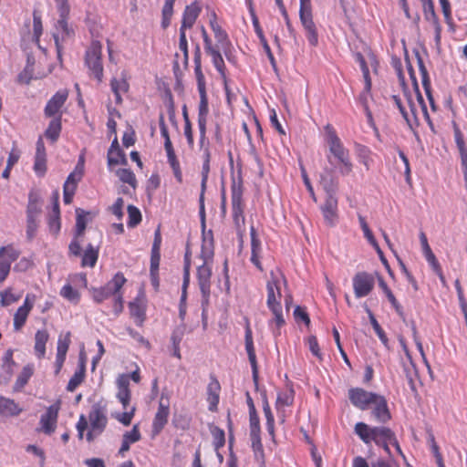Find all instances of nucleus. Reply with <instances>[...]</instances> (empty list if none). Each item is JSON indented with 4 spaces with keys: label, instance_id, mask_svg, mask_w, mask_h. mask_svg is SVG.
Segmentation results:
<instances>
[{
    "label": "nucleus",
    "instance_id": "f257e3e1",
    "mask_svg": "<svg viewBox=\"0 0 467 467\" xmlns=\"http://www.w3.org/2000/svg\"><path fill=\"white\" fill-rule=\"evenodd\" d=\"M319 182L327 194L325 202L321 205L320 210L325 223L329 227H333L338 221L337 192L339 186L334 168H325L320 174Z\"/></svg>",
    "mask_w": 467,
    "mask_h": 467
},
{
    "label": "nucleus",
    "instance_id": "f03ea898",
    "mask_svg": "<svg viewBox=\"0 0 467 467\" xmlns=\"http://www.w3.org/2000/svg\"><path fill=\"white\" fill-rule=\"evenodd\" d=\"M326 130L327 141L329 148V154L327 156V159L331 165H338L340 174L347 176L353 170L349 151L343 146L340 139L329 125L326 127Z\"/></svg>",
    "mask_w": 467,
    "mask_h": 467
},
{
    "label": "nucleus",
    "instance_id": "7ed1b4c3",
    "mask_svg": "<svg viewBox=\"0 0 467 467\" xmlns=\"http://www.w3.org/2000/svg\"><path fill=\"white\" fill-rule=\"evenodd\" d=\"M117 399L122 405L123 412H114L112 417L124 426H130L136 411V406L130 405L131 393L129 389V376L121 374L117 379Z\"/></svg>",
    "mask_w": 467,
    "mask_h": 467
},
{
    "label": "nucleus",
    "instance_id": "20e7f679",
    "mask_svg": "<svg viewBox=\"0 0 467 467\" xmlns=\"http://www.w3.org/2000/svg\"><path fill=\"white\" fill-rule=\"evenodd\" d=\"M280 277L272 271L270 273V279L266 284L267 290V306L272 311L276 326L280 327L285 324L283 317L282 306L280 304V298L282 296L280 290Z\"/></svg>",
    "mask_w": 467,
    "mask_h": 467
},
{
    "label": "nucleus",
    "instance_id": "39448f33",
    "mask_svg": "<svg viewBox=\"0 0 467 467\" xmlns=\"http://www.w3.org/2000/svg\"><path fill=\"white\" fill-rule=\"evenodd\" d=\"M355 433L367 445L372 441L381 445L384 441L393 440V431L387 427H370L364 422H358L354 427Z\"/></svg>",
    "mask_w": 467,
    "mask_h": 467
},
{
    "label": "nucleus",
    "instance_id": "423d86ee",
    "mask_svg": "<svg viewBox=\"0 0 467 467\" xmlns=\"http://www.w3.org/2000/svg\"><path fill=\"white\" fill-rule=\"evenodd\" d=\"M88 420L90 430L87 433V440L92 441L95 437L102 433L107 426L106 409L99 403L94 404L89 412Z\"/></svg>",
    "mask_w": 467,
    "mask_h": 467
},
{
    "label": "nucleus",
    "instance_id": "0eeeda50",
    "mask_svg": "<svg viewBox=\"0 0 467 467\" xmlns=\"http://www.w3.org/2000/svg\"><path fill=\"white\" fill-rule=\"evenodd\" d=\"M126 282V278L120 273H117L104 287L93 288L92 297L95 302L101 303L110 296L117 295Z\"/></svg>",
    "mask_w": 467,
    "mask_h": 467
},
{
    "label": "nucleus",
    "instance_id": "6e6552de",
    "mask_svg": "<svg viewBox=\"0 0 467 467\" xmlns=\"http://www.w3.org/2000/svg\"><path fill=\"white\" fill-rule=\"evenodd\" d=\"M101 44L98 41L92 42L86 53V64L100 82L103 78V66L101 62Z\"/></svg>",
    "mask_w": 467,
    "mask_h": 467
},
{
    "label": "nucleus",
    "instance_id": "1a4fd4ad",
    "mask_svg": "<svg viewBox=\"0 0 467 467\" xmlns=\"http://www.w3.org/2000/svg\"><path fill=\"white\" fill-rule=\"evenodd\" d=\"M242 184L234 181L232 185V206L233 217L235 227L238 231L244 225V216L242 205Z\"/></svg>",
    "mask_w": 467,
    "mask_h": 467
},
{
    "label": "nucleus",
    "instance_id": "9d476101",
    "mask_svg": "<svg viewBox=\"0 0 467 467\" xmlns=\"http://www.w3.org/2000/svg\"><path fill=\"white\" fill-rule=\"evenodd\" d=\"M20 252L12 244L0 248V283L9 275L11 265L19 257Z\"/></svg>",
    "mask_w": 467,
    "mask_h": 467
},
{
    "label": "nucleus",
    "instance_id": "9b49d317",
    "mask_svg": "<svg viewBox=\"0 0 467 467\" xmlns=\"http://www.w3.org/2000/svg\"><path fill=\"white\" fill-rule=\"evenodd\" d=\"M213 261L202 260V264L198 266L197 275L198 283L202 295V305L208 304L211 288L212 268L210 263Z\"/></svg>",
    "mask_w": 467,
    "mask_h": 467
},
{
    "label": "nucleus",
    "instance_id": "f8f14e48",
    "mask_svg": "<svg viewBox=\"0 0 467 467\" xmlns=\"http://www.w3.org/2000/svg\"><path fill=\"white\" fill-rule=\"evenodd\" d=\"M375 285L374 277L366 272H359L353 277L355 296L359 298L368 296Z\"/></svg>",
    "mask_w": 467,
    "mask_h": 467
},
{
    "label": "nucleus",
    "instance_id": "ddd939ff",
    "mask_svg": "<svg viewBox=\"0 0 467 467\" xmlns=\"http://www.w3.org/2000/svg\"><path fill=\"white\" fill-rule=\"evenodd\" d=\"M377 399V393L365 390L361 388H353L348 390V399L351 403L361 410L369 409L371 399Z\"/></svg>",
    "mask_w": 467,
    "mask_h": 467
},
{
    "label": "nucleus",
    "instance_id": "4468645a",
    "mask_svg": "<svg viewBox=\"0 0 467 467\" xmlns=\"http://www.w3.org/2000/svg\"><path fill=\"white\" fill-rule=\"evenodd\" d=\"M369 409L375 420L380 423H386L391 418L385 397L377 394V399H371Z\"/></svg>",
    "mask_w": 467,
    "mask_h": 467
},
{
    "label": "nucleus",
    "instance_id": "2eb2a0df",
    "mask_svg": "<svg viewBox=\"0 0 467 467\" xmlns=\"http://www.w3.org/2000/svg\"><path fill=\"white\" fill-rule=\"evenodd\" d=\"M68 96L67 89L58 90L47 102L45 108V116L51 117H61L60 109L64 106Z\"/></svg>",
    "mask_w": 467,
    "mask_h": 467
},
{
    "label": "nucleus",
    "instance_id": "dca6fc26",
    "mask_svg": "<svg viewBox=\"0 0 467 467\" xmlns=\"http://www.w3.org/2000/svg\"><path fill=\"white\" fill-rule=\"evenodd\" d=\"M59 406L51 405L40 418L41 431L46 434H51L55 431L57 420Z\"/></svg>",
    "mask_w": 467,
    "mask_h": 467
},
{
    "label": "nucleus",
    "instance_id": "f3484780",
    "mask_svg": "<svg viewBox=\"0 0 467 467\" xmlns=\"http://www.w3.org/2000/svg\"><path fill=\"white\" fill-rule=\"evenodd\" d=\"M67 17H60L56 26V32L53 34L57 54L60 56L61 45L60 40L64 41L72 36L74 31L67 22Z\"/></svg>",
    "mask_w": 467,
    "mask_h": 467
},
{
    "label": "nucleus",
    "instance_id": "a211bd4d",
    "mask_svg": "<svg viewBox=\"0 0 467 467\" xmlns=\"http://www.w3.org/2000/svg\"><path fill=\"white\" fill-rule=\"evenodd\" d=\"M170 414L169 402L166 400L164 402L163 397L161 398L158 410L155 414L153 423H152V431L155 434L160 433V431L163 429V427L168 422V417Z\"/></svg>",
    "mask_w": 467,
    "mask_h": 467
},
{
    "label": "nucleus",
    "instance_id": "6ab92c4d",
    "mask_svg": "<svg viewBox=\"0 0 467 467\" xmlns=\"http://www.w3.org/2000/svg\"><path fill=\"white\" fill-rule=\"evenodd\" d=\"M245 349L248 355V358L252 367L253 370V379L254 382H257L258 379V368H257V362H256V357L254 348V342H253V337H252V330L249 327L245 329Z\"/></svg>",
    "mask_w": 467,
    "mask_h": 467
},
{
    "label": "nucleus",
    "instance_id": "aec40b11",
    "mask_svg": "<svg viewBox=\"0 0 467 467\" xmlns=\"http://www.w3.org/2000/svg\"><path fill=\"white\" fill-rule=\"evenodd\" d=\"M33 301L30 300V296L27 295L24 305L21 306L14 316V327L19 330L26 323L27 316L33 307Z\"/></svg>",
    "mask_w": 467,
    "mask_h": 467
},
{
    "label": "nucleus",
    "instance_id": "412c9836",
    "mask_svg": "<svg viewBox=\"0 0 467 467\" xmlns=\"http://www.w3.org/2000/svg\"><path fill=\"white\" fill-rule=\"evenodd\" d=\"M214 255L213 236L212 231L202 232V243L200 257L202 260L213 261Z\"/></svg>",
    "mask_w": 467,
    "mask_h": 467
},
{
    "label": "nucleus",
    "instance_id": "4be33fe9",
    "mask_svg": "<svg viewBox=\"0 0 467 467\" xmlns=\"http://www.w3.org/2000/svg\"><path fill=\"white\" fill-rule=\"evenodd\" d=\"M164 148L167 152L168 161L172 169L173 174L178 182L181 183L182 182V173L170 138H167V141L164 142Z\"/></svg>",
    "mask_w": 467,
    "mask_h": 467
},
{
    "label": "nucleus",
    "instance_id": "5701e85b",
    "mask_svg": "<svg viewBox=\"0 0 467 467\" xmlns=\"http://www.w3.org/2000/svg\"><path fill=\"white\" fill-rule=\"evenodd\" d=\"M214 37L216 39V44L213 46V47H216V48H219V50H222L223 52V54L225 55L226 58L229 61L234 62V57L232 55L233 46H232L225 31L222 30L220 32H216L214 34Z\"/></svg>",
    "mask_w": 467,
    "mask_h": 467
},
{
    "label": "nucleus",
    "instance_id": "b1692460",
    "mask_svg": "<svg viewBox=\"0 0 467 467\" xmlns=\"http://www.w3.org/2000/svg\"><path fill=\"white\" fill-rule=\"evenodd\" d=\"M200 12L201 8L196 2L187 5L183 13L182 26L180 29L185 30L186 28H191L195 23Z\"/></svg>",
    "mask_w": 467,
    "mask_h": 467
},
{
    "label": "nucleus",
    "instance_id": "393cba45",
    "mask_svg": "<svg viewBox=\"0 0 467 467\" xmlns=\"http://www.w3.org/2000/svg\"><path fill=\"white\" fill-rule=\"evenodd\" d=\"M250 12H251V16H252V19H253V25L254 26L255 33L258 36V37L260 38V42L263 45V47H264L265 51L266 52L267 57L269 58L273 67L275 68L276 66H275V57H274V56H273V54L271 52V49H270L269 45L267 44V41H266V39H265V37L264 36L263 30L260 27L258 18H257L256 15L254 14V12L252 7L250 8Z\"/></svg>",
    "mask_w": 467,
    "mask_h": 467
},
{
    "label": "nucleus",
    "instance_id": "a878e982",
    "mask_svg": "<svg viewBox=\"0 0 467 467\" xmlns=\"http://www.w3.org/2000/svg\"><path fill=\"white\" fill-rule=\"evenodd\" d=\"M99 245H93L88 244L82 254L81 266L82 267H94L99 258Z\"/></svg>",
    "mask_w": 467,
    "mask_h": 467
},
{
    "label": "nucleus",
    "instance_id": "bb28decb",
    "mask_svg": "<svg viewBox=\"0 0 467 467\" xmlns=\"http://www.w3.org/2000/svg\"><path fill=\"white\" fill-rule=\"evenodd\" d=\"M301 24L306 33L307 39L311 46H317L318 43V36L316 25L313 21V16L300 17Z\"/></svg>",
    "mask_w": 467,
    "mask_h": 467
},
{
    "label": "nucleus",
    "instance_id": "cd10ccee",
    "mask_svg": "<svg viewBox=\"0 0 467 467\" xmlns=\"http://www.w3.org/2000/svg\"><path fill=\"white\" fill-rule=\"evenodd\" d=\"M415 55H416V57H417V62H418L419 69H420V75H421V81H422L423 88H424L425 92H426V94L428 96V99H429V100L431 102V107L434 109V102H433V99H432L431 94L430 78H429V74H428L427 68L424 66L423 60H422L420 53L418 51H416Z\"/></svg>",
    "mask_w": 467,
    "mask_h": 467
},
{
    "label": "nucleus",
    "instance_id": "c85d7f7f",
    "mask_svg": "<svg viewBox=\"0 0 467 467\" xmlns=\"http://www.w3.org/2000/svg\"><path fill=\"white\" fill-rule=\"evenodd\" d=\"M21 411L13 400L0 396V416H17Z\"/></svg>",
    "mask_w": 467,
    "mask_h": 467
},
{
    "label": "nucleus",
    "instance_id": "c756f323",
    "mask_svg": "<svg viewBox=\"0 0 467 467\" xmlns=\"http://www.w3.org/2000/svg\"><path fill=\"white\" fill-rule=\"evenodd\" d=\"M111 90L115 95V100L117 104H121L122 98L121 94H125L129 90V83L122 77L120 78H112L110 81Z\"/></svg>",
    "mask_w": 467,
    "mask_h": 467
},
{
    "label": "nucleus",
    "instance_id": "7c9ffc66",
    "mask_svg": "<svg viewBox=\"0 0 467 467\" xmlns=\"http://www.w3.org/2000/svg\"><path fill=\"white\" fill-rule=\"evenodd\" d=\"M393 99L395 101V104L397 105V107L399 108L400 113L402 114V117L404 118V119L406 120V122L409 124V126L411 127V120L412 119H416V113H417V108H416V104L412 101V99H410V97H408L407 98V100H408V104L410 106V113H411V116H410V114L406 111L405 108L402 106L401 104V101H400V99L398 98L397 96H393Z\"/></svg>",
    "mask_w": 467,
    "mask_h": 467
},
{
    "label": "nucleus",
    "instance_id": "2f4dec72",
    "mask_svg": "<svg viewBox=\"0 0 467 467\" xmlns=\"http://www.w3.org/2000/svg\"><path fill=\"white\" fill-rule=\"evenodd\" d=\"M221 52H223V51L219 50V48H215L213 50L207 52V54L209 56H211L212 61H213L215 68L219 72L222 79L223 80V82L225 84V88L227 89V86H226L227 78H226V73H225V66H224V61L222 57Z\"/></svg>",
    "mask_w": 467,
    "mask_h": 467
},
{
    "label": "nucleus",
    "instance_id": "473e14b6",
    "mask_svg": "<svg viewBox=\"0 0 467 467\" xmlns=\"http://www.w3.org/2000/svg\"><path fill=\"white\" fill-rule=\"evenodd\" d=\"M210 172V162H203L202 167V183H201V194H200V213L202 218V226L204 227V192L206 189V183L208 175Z\"/></svg>",
    "mask_w": 467,
    "mask_h": 467
},
{
    "label": "nucleus",
    "instance_id": "72a5a7b5",
    "mask_svg": "<svg viewBox=\"0 0 467 467\" xmlns=\"http://www.w3.org/2000/svg\"><path fill=\"white\" fill-rule=\"evenodd\" d=\"M47 330H37L35 335V352L37 358H42L46 353V344L48 340Z\"/></svg>",
    "mask_w": 467,
    "mask_h": 467
},
{
    "label": "nucleus",
    "instance_id": "f704fd0d",
    "mask_svg": "<svg viewBox=\"0 0 467 467\" xmlns=\"http://www.w3.org/2000/svg\"><path fill=\"white\" fill-rule=\"evenodd\" d=\"M358 222H359L360 227L364 233L365 238L376 249L378 254L380 256H382V251L380 250L379 245L377 240L375 239L371 230L369 229L365 217L362 216L361 214H358Z\"/></svg>",
    "mask_w": 467,
    "mask_h": 467
},
{
    "label": "nucleus",
    "instance_id": "c9c22d12",
    "mask_svg": "<svg viewBox=\"0 0 467 467\" xmlns=\"http://www.w3.org/2000/svg\"><path fill=\"white\" fill-rule=\"evenodd\" d=\"M60 131H61V117L58 116V117L54 118L50 121L47 129L46 130L45 136L48 140H50L51 141L54 142L58 139Z\"/></svg>",
    "mask_w": 467,
    "mask_h": 467
},
{
    "label": "nucleus",
    "instance_id": "e433bc0d",
    "mask_svg": "<svg viewBox=\"0 0 467 467\" xmlns=\"http://www.w3.org/2000/svg\"><path fill=\"white\" fill-rule=\"evenodd\" d=\"M379 286L382 288L384 294L386 295V296L389 299L391 306L395 308L398 315L400 317H401L402 318H404V313H403L401 306L399 304V302L397 301L396 297L392 294L391 290L388 287L385 281L381 277H379Z\"/></svg>",
    "mask_w": 467,
    "mask_h": 467
},
{
    "label": "nucleus",
    "instance_id": "4c0bfd02",
    "mask_svg": "<svg viewBox=\"0 0 467 467\" xmlns=\"http://www.w3.org/2000/svg\"><path fill=\"white\" fill-rule=\"evenodd\" d=\"M220 386L218 381L214 380L208 385V398L209 410L213 411L219 402V391Z\"/></svg>",
    "mask_w": 467,
    "mask_h": 467
},
{
    "label": "nucleus",
    "instance_id": "58836bf2",
    "mask_svg": "<svg viewBox=\"0 0 467 467\" xmlns=\"http://www.w3.org/2000/svg\"><path fill=\"white\" fill-rule=\"evenodd\" d=\"M294 401V390L293 389H289L285 391L279 392L276 399V409L278 410H282L285 407H288L293 404Z\"/></svg>",
    "mask_w": 467,
    "mask_h": 467
},
{
    "label": "nucleus",
    "instance_id": "ea45409f",
    "mask_svg": "<svg viewBox=\"0 0 467 467\" xmlns=\"http://www.w3.org/2000/svg\"><path fill=\"white\" fill-rule=\"evenodd\" d=\"M454 137L460 152L462 164L467 163V148L464 143L463 136L457 126H454Z\"/></svg>",
    "mask_w": 467,
    "mask_h": 467
},
{
    "label": "nucleus",
    "instance_id": "a19ab883",
    "mask_svg": "<svg viewBox=\"0 0 467 467\" xmlns=\"http://www.w3.org/2000/svg\"><path fill=\"white\" fill-rule=\"evenodd\" d=\"M250 439L252 442V448L254 452V457L257 461H264V449L261 442L260 432L250 433Z\"/></svg>",
    "mask_w": 467,
    "mask_h": 467
},
{
    "label": "nucleus",
    "instance_id": "79ce46f5",
    "mask_svg": "<svg viewBox=\"0 0 467 467\" xmlns=\"http://www.w3.org/2000/svg\"><path fill=\"white\" fill-rule=\"evenodd\" d=\"M85 378V365L81 364L80 368L74 373L68 381L67 390L73 392L84 380Z\"/></svg>",
    "mask_w": 467,
    "mask_h": 467
},
{
    "label": "nucleus",
    "instance_id": "37998d69",
    "mask_svg": "<svg viewBox=\"0 0 467 467\" xmlns=\"http://www.w3.org/2000/svg\"><path fill=\"white\" fill-rule=\"evenodd\" d=\"M41 213V205L36 196L30 194L29 202L27 205V218L28 219H37L38 215Z\"/></svg>",
    "mask_w": 467,
    "mask_h": 467
},
{
    "label": "nucleus",
    "instance_id": "c03bdc74",
    "mask_svg": "<svg viewBox=\"0 0 467 467\" xmlns=\"http://www.w3.org/2000/svg\"><path fill=\"white\" fill-rule=\"evenodd\" d=\"M366 311H367V313L368 315L370 324L373 327V328H374L376 334L378 335L379 338L380 339V341L383 343V345L385 347H388V337H387L385 332L380 327L379 322L375 318V317H374L373 313L370 311V309H368L367 307Z\"/></svg>",
    "mask_w": 467,
    "mask_h": 467
},
{
    "label": "nucleus",
    "instance_id": "a18cd8bd",
    "mask_svg": "<svg viewBox=\"0 0 467 467\" xmlns=\"http://www.w3.org/2000/svg\"><path fill=\"white\" fill-rule=\"evenodd\" d=\"M32 375L33 368L30 365L24 367L23 370L21 371L16 381L15 389L17 390L22 389L28 382Z\"/></svg>",
    "mask_w": 467,
    "mask_h": 467
},
{
    "label": "nucleus",
    "instance_id": "49530a36",
    "mask_svg": "<svg viewBox=\"0 0 467 467\" xmlns=\"http://www.w3.org/2000/svg\"><path fill=\"white\" fill-rule=\"evenodd\" d=\"M77 213V220H76V234L77 237H80L83 235L84 231L86 229L87 220L86 215L87 213L80 208H78L76 210Z\"/></svg>",
    "mask_w": 467,
    "mask_h": 467
},
{
    "label": "nucleus",
    "instance_id": "de8ad7c7",
    "mask_svg": "<svg viewBox=\"0 0 467 467\" xmlns=\"http://www.w3.org/2000/svg\"><path fill=\"white\" fill-rule=\"evenodd\" d=\"M60 295L70 302L78 303L80 297L79 293L74 289L70 285H66L62 287Z\"/></svg>",
    "mask_w": 467,
    "mask_h": 467
},
{
    "label": "nucleus",
    "instance_id": "09e8293b",
    "mask_svg": "<svg viewBox=\"0 0 467 467\" xmlns=\"http://www.w3.org/2000/svg\"><path fill=\"white\" fill-rule=\"evenodd\" d=\"M130 315L136 318V324L141 326L144 318L145 312L143 308L136 302H132L130 304Z\"/></svg>",
    "mask_w": 467,
    "mask_h": 467
},
{
    "label": "nucleus",
    "instance_id": "8fccbe9b",
    "mask_svg": "<svg viewBox=\"0 0 467 467\" xmlns=\"http://www.w3.org/2000/svg\"><path fill=\"white\" fill-rule=\"evenodd\" d=\"M116 173L122 182L128 183L130 186L135 187V175L130 169H119Z\"/></svg>",
    "mask_w": 467,
    "mask_h": 467
},
{
    "label": "nucleus",
    "instance_id": "3c124183",
    "mask_svg": "<svg viewBox=\"0 0 467 467\" xmlns=\"http://www.w3.org/2000/svg\"><path fill=\"white\" fill-rule=\"evenodd\" d=\"M423 11L425 18L428 21L432 22L433 25H437V23H439L438 17L434 11V5L431 0H427L426 2H424Z\"/></svg>",
    "mask_w": 467,
    "mask_h": 467
},
{
    "label": "nucleus",
    "instance_id": "603ef678",
    "mask_svg": "<svg viewBox=\"0 0 467 467\" xmlns=\"http://www.w3.org/2000/svg\"><path fill=\"white\" fill-rule=\"evenodd\" d=\"M122 439L130 444L139 441L141 439L139 424L133 425L130 431L124 432Z\"/></svg>",
    "mask_w": 467,
    "mask_h": 467
},
{
    "label": "nucleus",
    "instance_id": "864d4df0",
    "mask_svg": "<svg viewBox=\"0 0 467 467\" xmlns=\"http://www.w3.org/2000/svg\"><path fill=\"white\" fill-rule=\"evenodd\" d=\"M129 222L130 227H134L141 221V214L138 208L133 205L128 206Z\"/></svg>",
    "mask_w": 467,
    "mask_h": 467
},
{
    "label": "nucleus",
    "instance_id": "5fc2aeb1",
    "mask_svg": "<svg viewBox=\"0 0 467 467\" xmlns=\"http://www.w3.org/2000/svg\"><path fill=\"white\" fill-rule=\"evenodd\" d=\"M70 345V333L67 332L64 337L60 336L57 341V355L66 356Z\"/></svg>",
    "mask_w": 467,
    "mask_h": 467
},
{
    "label": "nucleus",
    "instance_id": "6e6d98bb",
    "mask_svg": "<svg viewBox=\"0 0 467 467\" xmlns=\"http://www.w3.org/2000/svg\"><path fill=\"white\" fill-rule=\"evenodd\" d=\"M1 296V305L3 306H7L16 301H18L21 297L20 295L16 296L11 292V289H6L5 291L0 292Z\"/></svg>",
    "mask_w": 467,
    "mask_h": 467
},
{
    "label": "nucleus",
    "instance_id": "4d7b16f0",
    "mask_svg": "<svg viewBox=\"0 0 467 467\" xmlns=\"http://www.w3.org/2000/svg\"><path fill=\"white\" fill-rule=\"evenodd\" d=\"M200 94L199 114L198 118H207L208 114V99L206 90H198Z\"/></svg>",
    "mask_w": 467,
    "mask_h": 467
},
{
    "label": "nucleus",
    "instance_id": "13d9d810",
    "mask_svg": "<svg viewBox=\"0 0 467 467\" xmlns=\"http://www.w3.org/2000/svg\"><path fill=\"white\" fill-rule=\"evenodd\" d=\"M26 451L28 453H32L34 456L39 459V466L44 467L46 462V456L44 451L36 445H27Z\"/></svg>",
    "mask_w": 467,
    "mask_h": 467
},
{
    "label": "nucleus",
    "instance_id": "bf43d9fd",
    "mask_svg": "<svg viewBox=\"0 0 467 467\" xmlns=\"http://www.w3.org/2000/svg\"><path fill=\"white\" fill-rule=\"evenodd\" d=\"M307 344L311 353L316 356L320 361L323 359L322 353L319 348L317 339L315 336H310L307 338Z\"/></svg>",
    "mask_w": 467,
    "mask_h": 467
},
{
    "label": "nucleus",
    "instance_id": "052dcab7",
    "mask_svg": "<svg viewBox=\"0 0 467 467\" xmlns=\"http://www.w3.org/2000/svg\"><path fill=\"white\" fill-rule=\"evenodd\" d=\"M46 156H35L34 171L39 176H43L47 171Z\"/></svg>",
    "mask_w": 467,
    "mask_h": 467
},
{
    "label": "nucleus",
    "instance_id": "680f3d73",
    "mask_svg": "<svg viewBox=\"0 0 467 467\" xmlns=\"http://www.w3.org/2000/svg\"><path fill=\"white\" fill-rule=\"evenodd\" d=\"M117 149H120L117 138L111 143L108 152V164L109 166L119 164V160L114 157Z\"/></svg>",
    "mask_w": 467,
    "mask_h": 467
},
{
    "label": "nucleus",
    "instance_id": "e2e57ef3",
    "mask_svg": "<svg viewBox=\"0 0 467 467\" xmlns=\"http://www.w3.org/2000/svg\"><path fill=\"white\" fill-rule=\"evenodd\" d=\"M250 416V433L260 432V422L259 418L256 414L255 408H252V411L249 412Z\"/></svg>",
    "mask_w": 467,
    "mask_h": 467
},
{
    "label": "nucleus",
    "instance_id": "0e129e2a",
    "mask_svg": "<svg viewBox=\"0 0 467 467\" xmlns=\"http://www.w3.org/2000/svg\"><path fill=\"white\" fill-rule=\"evenodd\" d=\"M38 223L37 219H28L26 220V236L29 240H32L37 229Z\"/></svg>",
    "mask_w": 467,
    "mask_h": 467
},
{
    "label": "nucleus",
    "instance_id": "69168bd1",
    "mask_svg": "<svg viewBox=\"0 0 467 467\" xmlns=\"http://www.w3.org/2000/svg\"><path fill=\"white\" fill-rule=\"evenodd\" d=\"M312 16V5L311 0H300L299 16Z\"/></svg>",
    "mask_w": 467,
    "mask_h": 467
},
{
    "label": "nucleus",
    "instance_id": "338daca9",
    "mask_svg": "<svg viewBox=\"0 0 467 467\" xmlns=\"http://www.w3.org/2000/svg\"><path fill=\"white\" fill-rule=\"evenodd\" d=\"M124 201L121 197L118 198L115 203L109 208L111 213L118 217V219H121L123 216V209Z\"/></svg>",
    "mask_w": 467,
    "mask_h": 467
},
{
    "label": "nucleus",
    "instance_id": "774afa93",
    "mask_svg": "<svg viewBox=\"0 0 467 467\" xmlns=\"http://www.w3.org/2000/svg\"><path fill=\"white\" fill-rule=\"evenodd\" d=\"M60 17H67L69 14L68 0H55Z\"/></svg>",
    "mask_w": 467,
    "mask_h": 467
}]
</instances>
